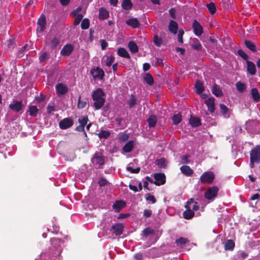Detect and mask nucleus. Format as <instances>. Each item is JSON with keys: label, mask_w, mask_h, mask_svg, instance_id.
Returning a JSON list of instances; mask_svg holds the SVG:
<instances>
[{"label": "nucleus", "mask_w": 260, "mask_h": 260, "mask_svg": "<svg viewBox=\"0 0 260 260\" xmlns=\"http://www.w3.org/2000/svg\"><path fill=\"white\" fill-rule=\"evenodd\" d=\"M51 247H49L46 251L42 252L40 255L41 260H51V257L59 255L61 252V241L56 238L50 239Z\"/></svg>", "instance_id": "1"}, {"label": "nucleus", "mask_w": 260, "mask_h": 260, "mask_svg": "<svg viewBox=\"0 0 260 260\" xmlns=\"http://www.w3.org/2000/svg\"><path fill=\"white\" fill-rule=\"evenodd\" d=\"M105 93L102 89L97 88L92 94V98L94 102L93 108L95 110L100 109L104 105L105 100L104 98Z\"/></svg>", "instance_id": "2"}, {"label": "nucleus", "mask_w": 260, "mask_h": 260, "mask_svg": "<svg viewBox=\"0 0 260 260\" xmlns=\"http://www.w3.org/2000/svg\"><path fill=\"white\" fill-rule=\"evenodd\" d=\"M91 161L93 166H99L100 168L105 164V157L102 153L96 152L91 158Z\"/></svg>", "instance_id": "3"}, {"label": "nucleus", "mask_w": 260, "mask_h": 260, "mask_svg": "<svg viewBox=\"0 0 260 260\" xmlns=\"http://www.w3.org/2000/svg\"><path fill=\"white\" fill-rule=\"evenodd\" d=\"M215 176L211 171L204 172L200 177V181L202 184H211L214 179Z\"/></svg>", "instance_id": "4"}, {"label": "nucleus", "mask_w": 260, "mask_h": 260, "mask_svg": "<svg viewBox=\"0 0 260 260\" xmlns=\"http://www.w3.org/2000/svg\"><path fill=\"white\" fill-rule=\"evenodd\" d=\"M219 189L217 187L213 186L209 188L205 192L204 197L208 200H213L217 195Z\"/></svg>", "instance_id": "5"}, {"label": "nucleus", "mask_w": 260, "mask_h": 260, "mask_svg": "<svg viewBox=\"0 0 260 260\" xmlns=\"http://www.w3.org/2000/svg\"><path fill=\"white\" fill-rule=\"evenodd\" d=\"M154 178L155 179L154 184L157 186L163 185L166 183V176L164 173H155Z\"/></svg>", "instance_id": "6"}, {"label": "nucleus", "mask_w": 260, "mask_h": 260, "mask_svg": "<svg viewBox=\"0 0 260 260\" xmlns=\"http://www.w3.org/2000/svg\"><path fill=\"white\" fill-rule=\"evenodd\" d=\"M74 121L70 118H65L60 121L59 126L61 129H66L73 126Z\"/></svg>", "instance_id": "7"}, {"label": "nucleus", "mask_w": 260, "mask_h": 260, "mask_svg": "<svg viewBox=\"0 0 260 260\" xmlns=\"http://www.w3.org/2000/svg\"><path fill=\"white\" fill-rule=\"evenodd\" d=\"M250 158L260 162V145L256 146L250 153Z\"/></svg>", "instance_id": "8"}, {"label": "nucleus", "mask_w": 260, "mask_h": 260, "mask_svg": "<svg viewBox=\"0 0 260 260\" xmlns=\"http://www.w3.org/2000/svg\"><path fill=\"white\" fill-rule=\"evenodd\" d=\"M46 20L45 15H42L38 20V27L37 30L39 32H43L46 28Z\"/></svg>", "instance_id": "9"}, {"label": "nucleus", "mask_w": 260, "mask_h": 260, "mask_svg": "<svg viewBox=\"0 0 260 260\" xmlns=\"http://www.w3.org/2000/svg\"><path fill=\"white\" fill-rule=\"evenodd\" d=\"M111 231L115 236H119L122 234L124 226L122 223H116L112 226Z\"/></svg>", "instance_id": "10"}, {"label": "nucleus", "mask_w": 260, "mask_h": 260, "mask_svg": "<svg viewBox=\"0 0 260 260\" xmlns=\"http://www.w3.org/2000/svg\"><path fill=\"white\" fill-rule=\"evenodd\" d=\"M192 27L194 33L196 36H200L203 34V27L197 20H194L193 21Z\"/></svg>", "instance_id": "11"}, {"label": "nucleus", "mask_w": 260, "mask_h": 260, "mask_svg": "<svg viewBox=\"0 0 260 260\" xmlns=\"http://www.w3.org/2000/svg\"><path fill=\"white\" fill-rule=\"evenodd\" d=\"M74 50V46L73 45L69 44L64 45L60 51L61 55L63 56L70 55Z\"/></svg>", "instance_id": "12"}, {"label": "nucleus", "mask_w": 260, "mask_h": 260, "mask_svg": "<svg viewBox=\"0 0 260 260\" xmlns=\"http://www.w3.org/2000/svg\"><path fill=\"white\" fill-rule=\"evenodd\" d=\"M22 101H13L12 103L9 105V108L12 110L18 112L22 109Z\"/></svg>", "instance_id": "13"}, {"label": "nucleus", "mask_w": 260, "mask_h": 260, "mask_svg": "<svg viewBox=\"0 0 260 260\" xmlns=\"http://www.w3.org/2000/svg\"><path fill=\"white\" fill-rule=\"evenodd\" d=\"M93 77L95 78L103 79L104 76V72L102 69L99 67H97L96 69L91 70L90 72Z\"/></svg>", "instance_id": "14"}, {"label": "nucleus", "mask_w": 260, "mask_h": 260, "mask_svg": "<svg viewBox=\"0 0 260 260\" xmlns=\"http://www.w3.org/2000/svg\"><path fill=\"white\" fill-rule=\"evenodd\" d=\"M205 104L208 107V110L211 113H213L215 111V99L211 97L205 101Z\"/></svg>", "instance_id": "15"}, {"label": "nucleus", "mask_w": 260, "mask_h": 260, "mask_svg": "<svg viewBox=\"0 0 260 260\" xmlns=\"http://www.w3.org/2000/svg\"><path fill=\"white\" fill-rule=\"evenodd\" d=\"M185 208L186 210L183 212V218L186 219H191L194 215V212L193 210H191L188 205H186Z\"/></svg>", "instance_id": "16"}, {"label": "nucleus", "mask_w": 260, "mask_h": 260, "mask_svg": "<svg viewBox=\"0 0 260 260\" xmlns=\"http://www.w3.org/2000/svg\"><path fill=\"white\" fill-rule=\"evenodd\" d=\"M125 23L127 25L132 27L133 28H138L140 25V22H139L138 19L136 18L128 19L126 20Z\"/></svg>", "instance_id": "17"}, {"label": "nucleus", "mask_w": 260, "mask_h": 260, "mask_svg": "<svg viewBox=\"0 0 260 260\" xmlns=\"http://www.w3.org/2000/svg\"><path fill=\"white\" fill-rule=\"evenodd\" d=\"M247 71L251 75H254L256 72V69L255 64L249 60L246 61Z\"/></svg>", "instance_id": "18"}, {"label": "nucleus", "mask_w": 260, "mask_h": 260, "mask_svg": "<svg viewBox=\"0 0 260 260\" xmlns=\"http://www.w3.org/2000/svg\"><path fill=\"white\" fill-rule=\"evenodd\" d=\"M56 92L58 95H63L68 91V88L66 85L60 83L56 86Z\"/></svg>", "instance_id": "19"}, {"label": "nucleus", "mask_w": 260, "mask_h": 260, "mask_svg": "<svg viewBox=\"0 0 260 260\" xmlns=\"http://www.w3.org/2000/svg\"><path fill=\"white\" fill-rule=\"evenodd\" d=\"M169 31L173 34H176L177 32L178 25L177 23L173 20H171L169 24Z\"/></svg>", "instance_id": "20"}, {"label": "nucleus", "mask_w": 260, "mask_h": 260, "mask_svg": "<svg viewBox=\"0 0 260 260\" xmlns=\"http://www.w3.org/2000/svg\"><path fill=\"white\" fill-rule=\"evenodd\" d=\"M189 122L192 127H196L201 125L200 118L192 116V115L189 118Z\"/></svg>", "instance_id": "21"}, {"label": "nucleus", "mask_w": 260, "mask_h": 260, "mask_svg": "<svg viewBox=\"0 0 260 260\" xmlns=\"http://www.w3.org/2000/svg\"><path fill=\"white\" fill-rule=\"evenodd\" d=\"M109 16V12L104 7H101L99 9V18L100 20H104L108 18Z\"/></svg>", "instance_id": "22"}, {"label": "nucleus", "mask_w": 260, "mask_h": 260, "mask_svg": "<svg viewBox=\"0 0 260 260\" xmlns=\"http://www.w3.org/2000/svg\"><path fill=\"white\" fill-rule=\"evenodd\" d=\"M155 164L159 168L166 169L167 167L168 161L165 158H161L157 159Z\"/></svg>", "instance_id": "23"}, {"label": "nucleus", "mask_w": 260, "mask_h": 260, "mask_svg": "<svg viewBox=\"0 0 260 260\" xmlns=\"http://www.w3.org/2000/svg\"><path fill=\"white\" fill-rule=\"evenodd\" d=\"M194 87L197 93L200 94L204 90V87L202 82L200 80H197L195 83Z\"/></svg>", "instance_id": "24"}, {"label": "nucleus", "mask_w": 260, "mask_h": 260, "mask_svg": "<svg viewBox=\"0 0 260 260\" xmlns=\"http://www.w3.org/2000/svg\"><path fill=\"white\" fill-rule=\"evenodd\" d=\"M212 93L217 97L221 96L223 95L222 90L219 85L215 84L212 89Z\"/></svg>", "instance_id": "25"}, {"label": "nucleus", "mask_w": 260, "mask_h": 260, "mask_svg": "<svg viewBox=\"0 0 260 260\" xmlns=\"http://www.w3.org/2000/svg\"><path fill=\"white\" fill-rule=\"evenodd\" d=\"M117 54L118 55L122 57H124L125 58L129 59L131 56L127 51V50L124 48H119L117 50Z\"/></svg>", "instance_id": "26"}, {"label": "nucleus", "mask_w": 260, "mask_h": 260, "mask_svg": "<svg viewBox=\"0 0 260 260\" xmlns=\"http://www.w3.org/2000/svg\"><path fill=\"white\" fill-rule=\"evenodd\" d=\"M125 206V203L124 201H116L113 205V208L116 212H119L120 209L123 208Z\"/></svg>", "instance_id": "27"}, {"label": "nucleus", "mask_w": 260, "mask_h": 260, "mask_svg": "<svg viewBox=\"0 0 260 260\" xmlns=\"http://www.w3.org/2000/svg\"><path fill=\"white\" fill-rule=\"evenodd\" d=\"M134 147V143L133 141H129L126 143L123 147V150L124 152L128 153L131 152Z\"/></svg>", "instance_id": "28"}, {"label": "nucleus", "mask_w": 260, "mask_h": 260, "mask_svg": "<svg viewBox=\"0 0 260 260\" xmlns=\"http://www.w3.org/2000/svg\"><path fill=\"white\" fill-rule=\"evenodd\" d=\"M251 94L255 102H258L260 101V94L256 88H253L251 89Z\"/></svg>", "instance_id": "29"}, {"label": "nucleus", "mask_w": 260, "mask_h": 260, "mask_svg": "<svg viewBox=\"0 0 260 260\" xmlns=\"http://www.w3.org/2000/svg\"><path fill=\"white\" fill-rule=\"evenodd\" d=\"M181 172L186 176H190L193 174V171L188 166H183L180 168Z\"/></svg>", "instance_id": "30"}, {"label": "nucleus", "mask_w": 260, "mask_h": 260, "mask_svg": "<svg viewBox=\"0 0 260 260\" xmlns=\"http://www.w3.org/2000/svg\"><path fill=\"white\" fill-rule=\"evenodd\" d=\"M128 48L130 51L133 53H136L138 52L139 48L137 44L133 41H131L128 43Z\"/></svg>", "instance_id": "31"}, {"label": "nucleus", "mask_w": 260, "mask_h": 260, "mask_svg": "<svg viewBox=\"0 0 260 260\" xmlns=\"http://www.w3.org/2000/svg\"><path fill=\"white\" fill-rule=\"evenodd\" d=\"M144 81L149 85L152 86L154 84V79L150 73H146L143 77Z\"/></svg>", "instance_id": "32"}, {"label": "nucleus", "mask_w": 260, "mask_h": 260, "mask_svg": "<svg viewBox=\"0 0 260 260\" xmlns=\"http://www.w3.org/2000/svg\"><path fill=\"white\" fill-rule=\"evenodd\" d=\"M147 121L150 127H155L157 122L156 117L154 115H151L149 118L147 119Z\"/></svg>", "instance_id": "33"}, {"label": "nucleus", "mask_w": 260, "mask_h": 260, "mask_svg": "<svg viewBox=\"0 0 260 260\" xmlns=\"http://www.w3.org/2000/svg\"><path fill=\"white\" fill-rule=\"evenodd\" d=\"M189 241L188 239L180 237L178 239H176L175 241V243L179 247H183L184 246L186 243H189Z\"/></svg>", "instance_id": "34"}, {"label": "nucleus", "mask_w": 260, "mask_h": 260, "mask_svg": "<svg viewBox=\"0 0 260 260\" xmlns=\"http://www.w3.org/2000/svg\"><path fill=\"white\" fill-rule=\"evenodd\" d=\"M39 110L36 106H29L28 112L31 116L36 117L38 114Z\"/></svg>", "instance_id": "35"}, {"label": "nucleus", "mask_w": 260, "mask_h": 260, "mask_svg": "<svg viewBox=\"0 0 260 260\" xmlns=\"http://www.w3.org/2000/svg\"><path fill=\"white\" fill-rule=\"evenodd\" d=\"M133 4L131 0H123L122 4L121 7L124 10H129L132 9Z\"/></svg>", "instance_id": "36"}, {"label": "nucleus", "mask_w": 260, "mask_h": 260, "mask_svg": "<svg viewBox=\"0 0 260 260\" xmlns=\"http://www.w3.org/2000/svg\"><path fill=\"white\" fill-rule=\"evenodd\" d=\"M235 247V243L232 240H228L224 244L225 250H233Z\"/></svg>", "instance_id": "37"}, {"label": "nucleus", "mask_w": 260, "mask_h": 260, "mask_svg": "<svg viewBox=\"0 0 260 260\" xmlns=\"http://www.w3.org/2000/svg\"><path fill=\"white\" fill-rule=\"evenodd\" d=\"M245 45L247 48L250 50L252 52L256 51V48L255 45L252 42L249 40L245 41Z\"/></svg>", "instance_id": "38"}, {"label": "nucleus", "mask_w": 260, "mask_h": 260, "mask_svg": "<svg viewBox=\"0 0 260 260\" xmlns=\"http://www.w3.org/2000/svg\"><path fill=\"white\" fill-rule=\"evenodd\" d=\"M110 134L111 133L109 131L102 130L99 133L96 134V135L100 139H108L110 137Z\"/></svg>", "instance_id": "39"}, {"label": "nucleus", "mask_w": 260, "mask_h": 260, "mask_svg": "<svg viewBox=\"0 0 260 260\" xmlns=\"http://www.w3.org/2000/svg\"><path fill=\"white\" fill-rule=\"evenodd\" d=\"M182 120V116L181 113L174 114L172 117V121L174 124H179Z\"/></svg>", "instance_id": "40"}, {"label": "nucleus", "mask_w": 260, "mask_h": 260, "mask_svg": "<svg viewBox=\"0 0 260 260\" xmlns=\"http://www.w3.org/2000/svg\"><path fill=\"white\" fill-rule=\"evenodd\" d=\"M59 44V39L57 37H53L50 41V48H55Z\"/></svg>", "instance_id": "41"}, {"label": "nucleus", "mask_w": 260, "mask_h": 260, "mask_svg": "<svg viewBox=\"0 0 260 260\" xmlns=\"http://www.w3.org/2000/svg\"><path fill=\"white\" fill-rule=\"evenodd\" d=\"M87 104L86 100H82L81 96L80 95L78 98L77 108L80 109L85 108Z\"/></svg>", "instance_id": "42"}, {"label": "nucleus", "mask_w": 260, "mask_h": 260, "mask_svg": "<svg viewBox=\"0 0 260 260\" xmlns=\"http://www.w3.org/2000/svg\"><path fill=\"white\" fill-rule=\"evenodd\" d=\"M191 47L193 49L197 50H200L202 49V45L200 41L197 39L193 40V43L191 44Z\"/></svg>", "instance_id": "43"}, {"label": "nucleus", "mask_w": 260, "mask_h": 260, "mask_svg": "<svg viewBox=\"0 0 260 260\" xmlns=\"http://www.w3.org/2000/svg\"><path fill=\"white\" fill-rule=\"evenodd\" d=\"M207 7L211 14L213 15L215 13L216 8L214 3L211 2L207 4Z\"/></svg>", "instance_id": "44"}, {"label": "nucleus", "mask_w": 260, "mask_h": 260, "mask_svg": "<svg viewBox=\"0 0 260 260\" xmlns=\"http://www.w3.org/2000/svg\"><path fill=\"white\" fill-rule=\"evenodd\" d=\"M236 88L240 92H243L246 89V85L244 83L238 82L236 84Z\"/></svg>", "instance_id": "45"}, {"label": "nucleus", "mask_w": 260, "mask_h": 260, "mask_svg": "<svg viewBox=\"0 0 260 260\" xmlns=\"http://www.w3.org/2000/svg\"><path fill=\"white\" fill-rule=\"evenodd\" d=\"M89 20L87 18H84L82 20L81 24V27L83 29H87L89 27Z\"/></svg>", "instance_id": "46"}, {"label": "nucleus", "mask_w": 260, "mask_h": 260, "mask_svg": "<svg viewBox=\"0 0 260 260\" xmlns=\"http://www.w3.org/2000/svg\"><path fill=\"white\" fill-rule=\"evenodd\" d=\"M127 104L130 108L133 107L136 104V99L134 95H131L130 99L127 101Z\"/></svg>", "instance_id": "47"}, {"label": "nucleus", "mask_w": 260, "mask_h": 260, "mask_svg": "<svg viewBox=\"0 0 260 260\" xmlns=\"http://www.w3.org/2000/svg\"><path fill=\"white\" fill-rule=\"evenodd\" d=\"M88 120L89 119L87 116H83L79 118L78 122L80 123V125L85 127Z\"/></svg>", "instance_id": "48"}, {"label": "nucleus", "mask_w": 260, "mask_h": 260, "mask_svg": "<svg viewBox=\"0 0 260 260\" xmlns=\"http://www.w3.org/2000/svg\"><path fill=\"white\" fill-rule=\"evenodd\" d=\"M114 59H115V57L113 55H110V56H108L107 57V60L106 62V66L110 67L112 65V63L114 62Z\"/></svg>", "instance_id": "49"}, {"label": "nucleus", "mask_w": 260, "mask_h": 260, "mask_svg": "<svg viewBox=\"0 0 260 260\" xmlns=\"http://www.w3.org/2000/svg\"><path fill=\"white\" fill-rule=\"evenodd\" d=\"M49 59L48 55L46 52H43L40 56L39 60L41 62H44Z\"/></svg>", "instance_id": "50"}, {"label": "nucleus", "mask_w": 260, "mask_h": 260, "mask_svg": "<svg viewBox=\"0 0 260 260\" xmlns=\"http://www.w3.org/2000/svg\"><path fill=\"white\" fill-rule=\"evenodd\" d=\"M162 43V39L158 37L157 35H155L154 37V43L158 47L160 46Z\"/></svg>", "instance_id": "51"}, {"label": "nucleus", "mask_w": 260, "mask_h": 260, "mask_svg": "<svg viewBox=\"0 0 260 260\" xmlns=\"http://www.w3.org/2000/svg\"><path fill=\"white\" fill-rule=\"evenodd\" d=\"M238 54L243 59L245 60H247L248 58V56L247 54H246L242 49H239L238 50Z\"/></svg>", "instance_id": "52"}, {"label": "nucleus", "mask_w": 260, "mask_h": 260, "mask_svg": "<svg viewBox=\"0 0 260 260\" xmlns=\"http://www.w3.org/2000/svg\"><path fill=\"white\" fill-rule=\"evenodd\" d=\"M184 31L182 29H180L178 34V41L180 43H183V36L184 35Z\"/></svg>", "instance_id": "53"}, {"label": "nucleus", "mask_w": 260, "mask_h": 260, "mask_svg": "<svg viewBox=\"0 0 260 260\" xmlns=\"http://www.w3.org/2000/svg\"><path fill=\"white\" fill-rule=\"evenodd\" d=\"M126 170L130 172L131 173H134V174H137V173H139L140 171V168L139 167H138L136 169H133V168H132L131 167H129V166H127L126 167Z\"/></svg>", "instance_id": "54"}, {"label": "nucleus", "mask_w": 260, "mask_h": 260, "mask_svg": "<svg viewBox=\"0 0 260 260\" xmlns=\"http://www.w3.org/2000/svg\"><path fill=\"white\" fill-rule=\"evenodd\" d=\"M219 107L222 114L225 115L228 112V108L223 104H220Z\"/></svg>", "instance_id": "55"}, {"label": "nucleus", "mask_w": 260, "mask_h": 260, "mask_svg": "<svg viewBox=\"0 0 260 260\" xmlns=\"http://www.w3.org/2000/svg\"><path fill=\"white\" fill-rule=\"evenodd\" d=\"M108 183V181L103 177H101L98 181L100 186H105Z\"/></svg>", "instance_id": "56"}, {"label": "nucleus", "mask_w": 260, "mask_h": 260, "mask_svg": "<svg viewBox=\"0 0 260 260\" xmlns=\"http://www.w3.org/2000/svg\"><path fill=\"white\" fill-rule=\"evenodd\" d=\"M143 234L145 236H147L150 234H152L154 233V230L151 229L150 228H147L145 229L143 231Z\"/></svg>", "instance_id": "57"}, {"label": "nucleus", "mask_w": 260, "mask_h": 260, "mask_svg": "<svg viewBox=\"0 0 260 260\" xmlns=\"http://www.w3.org/2000/svg\"><path fill=\"white\" fill-rule=\"evenodd\" d=\"M83 18V15L81 14H78L77 17H75L74 24L75 25H78Z\"/></svg>", "instance_id": "58"}, {"label": "nucleus", "mask_w": 260, "mask_h": 260, "mask_svg": "<svg viewBox=\"0 0 260 260\" xmlns=\"http://www.w3.org/2000/svg\"><path fill=\"white\" fill-rule=\"evenodd\" d=\"M146 200L147 201L151 202L152 204H154L156 202V200L154 196L151 195L150 194H148L147 197H146Z\"/></svg>", "instance_id": "59"}, {"label": "nucleus", "mask_w": 260, "mask_h": 260, "mask_svg": "<svg viewBox=\"0 0 260 260\" xmlns=\"http://www.w3.org/2000/svg\"><path fill=\"white\" fill-rule=\"evenodd\" d=\"M189 156L187 155H183L181 156L182 163L184 164H187L189 162L188 160Z\"/></svg>", "instance_id": "60"}, {"label": "nucleus", "mask_w": 260, "mask_h": 260, "mask_svg": "<svg viewBox=\"0 0 260 260\" xmlns=\"http://www.w3.org/2000/svg\"><path fill=\"white\" fill-rule=\"evenodd\" d=\"M151 214H152L151 210H150L149 209H145L144 210L143 215L145 217L148 218L151 216Z\"/></svg>", "instance_id": "61"}, {"label": "nucleus", "mask_w": 260, "mask_h": 260, "mask_svg": "<svg viewBox=\"0 0 260 260\" xmlns=\"http://www.w3.org/2000/svg\"><path fill=\"white\" fill-rule=\"evenodd\" d=\"M169 13H170V15L171 16V17L173 18V19H176V10L175 8H171L170 10H169Z\"/></svg>", "instance_id": "62"}, {"label": "nucleus", "mask_w": 260, "mask_h": 260, "mask_svg": "<svg viewBox=\"0 0 260 260\" xmlns=\"http://www.w3.org/2000/svg\"><path fill=\"white\" fill-rule=\"evenodd\" d=\"M47 113L49 114L51 113L52 112H54L55 111V108L53 105H51L49 104L47 108Z\"/></svg>", "instance_id": "63"}, {"label": "nucleus", "mask_w": 260, "mask_h": 260, "mask_svg": "<svg viewBox=\"0 0 260 260\" xmlns=\"http://www.w3.org/2000/svg\"><path fill=\"white\" fill-rule=\"evenodd\" d=\"M100 42H101V48L102 50H105V48L107 47L108 46V43L107 42H106L105 40H101L100 41Z\"/></svg>", "instance_id": "64"}]
</instances>
